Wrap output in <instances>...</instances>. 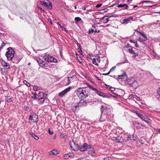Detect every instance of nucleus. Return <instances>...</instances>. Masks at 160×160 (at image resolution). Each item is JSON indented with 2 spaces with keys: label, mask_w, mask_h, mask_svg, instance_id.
Masks as SVG:
<instances>
[{
  "label": "nucleus",
  "mask_w": 160,
  "mask_h": 160,
  "mask_svg": "<svg viewBox=\"0 0 160 160\" xmlns=\"http://www.w3.org/2000/svg\"><path fill=\"white\" fill-rule=\"evenodd\" d=\"M133 17H129L128 18H125L122 20V24H127L129 22H131V21L132 20Z\"/></svg>",
  "instance_id": "nucleus-11"
},
{
  "label": "nucleus",
  "mask_w": 160,
  "mask_h": 160,
  "mask_svg": "<svg viewBox=\"0 0 160 160\" xmlns=\"http://www.w3.org/2000/svg\"><path fill=\"white\" fill-rule=\"evenodd\" d=\"M1 64L3 66L6 68V69H9V65L8 63L2 60Z\"/></svg>",
  "instance_id": "nucleus-15"
},
{
  "label": "nucleus",
  "mask_w": 160,
  "mask_h": 160,
  "mask_svg": "<svg viewBox=\"0 0 160 160\" xmlns=\"http://www.w3.org/2000/svg\"><path fill=\"white\" fill-rule=\"evenodd\" d=\"M33 119V121L36 122H38V116L36 114H34L32 115Z\"/></svg>",
  "instance_id": "nucleus-19"
},
{
  "label": "nucleus",
  "mask_w": 160,
  "mask_h": 160,
  "mask_svg": "<svg viewBox=\"0 0 160 160\" xmlns=\"http://www.w3.org/2000/svg\"><path fill=\"white\" fill-rule=\"evenodd\" d=\"M116 68V67L115 66H114L113 67H112L110 69V70H109V72H112V71H114L115 69Z\"/></svg>",
  "instance_id": "nucleus-42"
},
{
  "label": "nucleus",
  "mask_w": 160,
  "mask_h": 160,
  "mask_svg": "<svg viewBox=\"0 0 160 160\" xmlns=\"http://www.w3.org/2000/svg\"><path fill=\"white\" fill-rule=\"evenodd\" d=\"M152 2L150 1H145L142 2H141V3L150 2Z\"/></svg>",
  "instance_id": "nucleus-50"
},
{
  "label": "nucleus",
  "mask_w": 160,
  "mask_h": 160,
  "mask_svg": "<svg viewBox=\"0 0 160 160\" xmlns=\"http://www.w3.org/2000/svg\"><path fill=\"white\" fill-rule=\"evenodd\" d=\"M70 145L71 148L73 150L76 151L79 150V145L76 144L75 142L73 141H70Z\"/></svg>",
  "instance_id": "nucleus-6"
},
{
  "label": "nucleus",
  "mask_w": 160,
  "mask_h": 160,
  "mask_svg": "<svg viewBox=\"0 0 160 160\" xmlns=\"http://www.w3.org/2000/svg\"><path fill=\"white\" fill-rule=\"evenodd\" d=\"M75 92L78 98L81 101L87 97L88 95V90L87 87L78 88L75 90Z\"/></svg>",
  "instance_id": "nucleus-1"
},
{
  "label": "nucleus",
  "mask_w": 160,
  "mask_h": 160,
  "mask_svg": "<svg viewBox=\"0 0 160 160\" xmlns=\"http://www.w3.org/2000/svg\"><path fill=\"white\" fill-rule=\"evenodd\" d=\"M75 160H85V158H78Z\"/></svg>",
  "instance_id": "nucleus-51"
},
{
  "label": "nucleus",
  "mask_w": 160,
  "mask_h": 160,
  "mask_svg": "<svg viewBox=\"0 0 160 160\" xmlns=\"http://www.w3.org/2000/svg\"><path fill=\"white\" fill-rule=\"evenodd\" d=\"M158 94L159 97H157V98L158 100L160 101V94H159V93Z\"/></svg>",
  "instance_id": "nucleus-60"
},
{
  "label": "nucleus",
  "mask_w": 160,
  "mask_h": 160,
  "mask_svg": "<svg viewBox=\"0 0 160 160\" xmlns=\"http://www.w3.org/2000/svg\"><path fill=\"white\" fill-rule=\"evenodd\" d=\"M102 5V4H98L96 6V7L97 8H99Z\"/></svg>",
  "instance_id": "nucleus-48"
},
{
  "label": "nucleus",
  "mask_w": 160,
  "mask_h": 160,
  "mask_svg": "<svg viewBox=\"0 0 160 160\" xmlns=\"http://www.w3.org/2000/svg\"><path fill=\"white\" fill-rule=\"evenodd\" d=\"M39 97H44V93L42 92H40L38 93Z\"/></svg>",
  "instance_id": "nucleus-33"
},
{
  "label": "nucleus",
  "mask_w": 160,
  "mask_h": 160,
  "mask_svg": "<svg viewBox=\"0 0 160 160\" xmlns=\"http://www.w3.org/2000/svg\"><path fill=\"white\" fill-rule=\"evenodd\" d=\"M48 21L51 24H52V20H51V19H48Z\"/></svg>",
  "instance_id": "nucleus-61"
},
{
  "label": "nucleus",
  "mask_w": 160,
  "mask_h": 160,
  "mask_svg": "<svg viewBox=\"0 0 160 160\" xmlns=\"http://www.w3.org/2000/svg\"><path fill=\"white\" fill-rule=\"evenodd\" d=\"M36 92H35V93L32 92V95H33V96H32V98H34V99H37V96L36 95Z\"/></svg>",
  "instance_id": "nucleus-36"
},
{
  "label": "nucleus",
  "mask_w": 160,
  "mask_h": 160,
  "mask_svg": "<svg viewBox=\"0 0 160 160\" xmlns=\"http://www.w3.org/2000/svg\"><path fill=\"white\" fill-rule=\"evenodd\" d=\"M128 61L126 59H125V61L124 62H121L120 63L122 64L124 63L125 62H128Z\"/></svg>",
  "instance_id": "nucleus-57"
},
{
  "label": "nucleus",
  "mask_w": 160,
  "mask_h": 160,
  "mask_svg": "<svg viewBox=\"0 0 160 160\" xmlns=\"http://www.w3.org/2000/svg\"><path fill=\"white\" fill-rule=\"evenodd\" d=\"M71 87L70 86L68 88H66L64 90L62 91L59 93L58 96L61 97H62L64 96L66 93L69 92L71 89Z\"/></svg>",
  "instance_id": "nucleus-8"
},
{
  "label": "nucleus",
  "mask_w": 160,
  "mask_h": 160,
  "mask_svg": "<svg viewBox=\"0 0 160 160\" xmlns=\"http://www.w3.org/2000/svg\"><path fill=\"white\" fill-rule=\"evenodd\" d=\"M128 138L130 139L133 140H136V138L133 135H130L128 136Z\"/></svg>",
  "instance_id": "nucleus-28"
},
{
  "label": "nucleus",
  "mask_w": 160,
  "mask_h": 160,
  "mask_svg": "<svg viewBox=\"0 0 160 160\" xmlns=\"http://www.w3.org/2000/svg\"><path fill=\"white\" fill-rule=\"evenodd\" d=\"M109 19L108 18H105L103 21V22L105 23L107 22L108 21Z\"/></svg>",
  "instance_id": "nucleus-46"
},
{
  "label": "nucleus",
  "mask_w": 160,
  "mask_h": 160,
  "mask_svg": "<svg viewBox=\"0 0 160 160\" xmlns=\"http://www.w3.org/2000/svg\"><path fill=\"white\" fill-rule=\"evenodd\" d=\"M92 90L94 91L99 96L102 97L104 98L108 97L107 96L105 95L104 93L99 91L98 90L95 88H93Z\"/></svg>",
  "instance_id": "nucleus-9"
},
{
  "label": "nucleus",
  "mask_w": 160,
  "mask_h": 160,
  "mask_svg": "<svg viewBox=\"0 0 160 160\" xmlns=\"http://www.w3.org/2000/svg\"><path fill=\"white\" fill-rule=\"evenodd\" d=\"M140 36H139L138 40L140 42L145 41L147 40V38L143 32H138Z\"/></svg>",
  "instance_id": "nucleus-7"
},
{
  "label": "nucleus",
  "mask_w": 160,
  "mask_h": 160,
  "mask_svg": "<svg viewBox=\"0 0 160 160\" xmlns=\"http://www.w3.org/2000/svg\"><path fill=\"white\" fill-rule=\"evenodd\" d=\"M137 115L138 117H139L142 120V119H143V118H144V116L142 115L139 112L138 113V114H137Z\"/></svg>",
  "instance_id": "nucleus-29"
},
{
  "label": "nucleus",
  "mask_w": 160,
  "mask_h": 160,
  "mask_svg": "<svg viewBox=\"0 0 160 160\" xmlns=\"http://www.w3.org/2000/svg\"><path fill=\"white\" fill-rule=\"evenodd\" d=\"M51 152L52 155H57L58 154V152L54 150H52Z\"/></svg>",
  "instance_id": "nucleus-32"
},
{
  "label": "nucleus",
  "mask_w": 160,
  "mask_h": 160,
  "mask_svg": "<svg viewBox=\"0 0 160 160\" xmlns=\"http://www.w3.org/2000/svg\"><path fill=\"white\" fill-rule=\"evenodd\" d=\"M103 160H112V158L109 157H106L103 158Z\"/></svg>",
  "instance_id": "nucleus-41"
},
{
  "label": "nucleus",
  "mask_w": 160,
  "mask_h": 160,
  "mask_svg": "<svg viewBox=\"0 0 160 160\" xmlns=\"http://www.w3.org/2000/svg\"><path fill=\"white\" fill-rule=\"evenodd\" d=\"M44 57L45 60L47 62H57V60L56 59L47 53L45 54Z\"/></svg>",
  "instance_id": "nucleus-3"
},
{
  "label": "nucleus",
  "mask_w": 160,
  "mask_h": 160,
  "mask_svg": "<svg viewBox=\"0 0 160 160\" xmlns=\"http://www.w3.org/2000/svg\"><path fill=\"white\" fill-rule=\"evenodd\" d=\"M37 62L39 65V66L41 67H43L45 66V63L44 61L41 60L39 58L37 59Z\"/></svg>",
  "instance_id": "nucleus-12"
},
{
  "label": "nucleus",
  "mask_w": 160,
  "mask_h": 160,
  "mask_svg": "<svg viewBox=\"0 0 160 160\" xmlns=\"http://www.w3.org/2000/svg\"><path fill=\"white\" fill-rule=\"evenodd\" d=\"M107 119L106 115L103 114L101 115V118H100V122H103L107 121Z\"/></svg>",
  "instance_id": "nucleus-16"
},
{
  "label": "nucleus",
  "mask_w": 160,
  "mask_h": 160,
  "mask_svg": "<svg viewBox=\"0 0 160 160\" xmlns=\"http://www.w3.org/2000/svg\"><path fill=\"white\" fill-rule=\"evenodd\" d=\"M87 146L88 147L87 149H88L90 150L91 149H93L92 148V146L91 145H88L87 144Z\"/></svg>",
  "instance_id": "nucleus-40"
},
{
  "label": "nucleus",
  "mask_w": 160,
  "mask_h": 160,
  "mask_svg": "<svg viewBox=\"0 0 160 160\" xmlns=\"http://www.w3.org/2000/svg\"><path fill=\"white\" fill-rule=\"evenodd\" d=\"M95 153V151L93 149L88 150V153L89 155H92Z\"/></svg>",
  "instance_id": "nucleus-24"
},
{
  "label": "nucleus",
  "mask_w": 160,
  "mask_h": 160,
  "mask_svg": "<svg viewBox=\"0 0 160 160\" xmlns=\"http://www.w3.org/2000/svg\"><path fill=\"white\" fill-rule=\"evenodd\" d=\"M158 131L159 133H160V129H158Z\"/></svg>",
  "instance_id": "nucleus-64"
},
{
  "label": "nucleus",
  "mask_w": 160,
  "mask_h": 160,
  "mask_svg": "<svg viewBox=\"0 0 160 160\" xmlns=\"http://www.w3.org/2000/svg\"><path fill=\"white\" fill-rule=\"evenodd\" d=\"M128 52L131 54H133L132 57L135 58L136 56H138V54L137 53H135L132 48H129L128 50Z\"/></svg>",
  "instance_id": "nucleus-14"
},
{
  "label": "nucleus",
  "mask_w": 160,
  "mask_h": 160,
  "mask_svg": "<svg viewBox=\"0 0 160 160\" xmlns=\"http://www.w3.org/2000/svg\"><path fill=\"white\" fill-rule=\"evenodd\" d=\"M87 143H84L83 145H81L78 147L79 150L81 152H84L86 150L87 148Z\"/></svg>",
  "instance_id": "nucleus-10"
},
{
  "label": "nucleus",
  "mask_w": 160,
  "mask_h": 160,
  "mask_svg": "<svg viewBox=\"0 0 160 160\" xmlns=\"http://www.w3.org/2000/svg\"><path fill=\"white\" fill-rule=\"evenodd\" d=\"M38 101L39 103H42L44 102V99L43 97H41L38 99Z\"/></svg>",
  "instance_id": "nucleus-26"
},
{
  "label": "nucleus",
  "mask_w": 160,
  "mask_h": 160,
  "mask_svg": "<svg viewBox=\"0 0 160 160\" xmlns=\"http://www.w3.org/2000/svg\"><path fill=\"white\" fill-rule=\"evenodd\" d=\"M33 89L35 91H37L38 89V86L37 85H34L33 86Z\"/></svg>",
  "instance_id": "nucleus-39"
},
{
  "label": "nucleus",
  "mask_w": 160,
  "mask_h": 160,
  "mask_svg": "<svg viewBox=\"0 0 160 160\" xmlns=\"http://www.w3.org/2000/svg\"><path fill=\"white\" fill-rule=\"evenodd\" d=\"M31 135L32 137L34 138L36 140H38L39 138L38 136L34 133H32L31 134Z\"/></svg>",
  "instance_id": "nucleus-30"
},
{
  "label": "nucleus",
  "mask_w": 160,
  "mask_h": 160,
  "mask_svg": "<svg viewBox=\"0 0 160 160\" xmlns=\"http://www.w3.org/2000/svg\"><path fill=\"white\" fill-rule=\"evenodd\" d=\"M8 51L5 53V55L8 60H11L14 56L15 51L11 47H9L7 49Z\"/></svg>",
  "instance_id": "nucleus-2"
},
{
  "label": "nucleus",
  "mask_w": 160,
  "mask_h": 160,
  "mask_svg": "<svg viewBox=\"0 0 160 160\" xmlns=\"http://www.w3.org/2000/svg\"><path fill=\"white\" fill-rule=\"evenodd\" d=\"M29 120L30 121H33V117L32 115H30L29 117Z\"/></svg>",
  "instance_id": "nucleus-44"
},
{
  "label": "nucleus",
  "mask_w": 160,
  "mask_h": 160,
  "mask_svg": "<svg viewBox=\"0 0 160 160\" xmlns=\"http://www.w3.org/2000/svg\"><path fill=\"white\" fill-rule=\"evenodd\" d=\"M40 4L47 8L51 9L52 5L49 3L48 0H40Z\"/></svg>",
  "instance_id": "nucleus-4"
},
{
  "label": "nucleus",
  "mask_w": 160,
  "mask_h": 160,
  "mask_svg": "<svg viewBox=\"0 0 160 160\" xmlns=\"http://www.w3.org/2000/svg\"><path fill=\"white\" fill-rule=\"evenodd\" d=\"M75 76H73L72 77H68V84H69L70 83V81L72 80V78H75Z\"/></svg>",
  "instance_id": "nucleus-31"
},
{
  "label": "nucleus",
  "mask_w": 160,
  "mask_h": 160,
  "mask_svg": "<svg viewBox=\"0 0 160 160\" xmlns=\"http://www.w3.org/2000/svg\"><path fill=\"white\" fill-rule=\"evenodd\" d=\"M6 44L3 42L1 44L0 47V49H2L5 46Z\"/></svg>",
  "instance_id": "nucleus-37"
},
{
  "label": "nucleus",
  "mask_w": 160,
  "mask_h": 160,
  "mask_svg": "<svg viewBox=\"0 0 160 160\" xmlns=\"http://www.w3.org/2000/svg\"><path fill=\"white\" fill-rule=\"evenodd\" d=\"M73 156V154L72 153H68L65 154L64 155V159H67L69 158L70 157H72Z\"/></svg>",
  "instance_id": "nucleus-17"
},
{
  "label": "nucleus",
  "mask_w": 160,
  "mask_h": 160,
  "mask_svg": "<svg viewBox=\"0 0 160 160\" xmlns=\"http://www.w3.org/2000/svg\"><path fill=\"white\" fill-rule=\"evenodd\" d=\"M134 43L135 44V46L136 47H137V48H138L139 47V46L138 45V43H137V41H135V42H134Z\"/></svg>",
  "instance_id": "nucleus-43"
},
{
  "label": "nucleus",
  "mask_w": 160,
  "mask_h": 160,
  "mask_svg": "<svg viewBox=\"0 0 160 160\" xmlns=\"http://www.w3.org/2000/svg\"><path fill=\"white\" fill-rule=\"evenodd\" d=\"M23 83L28 87L30 86V83L26 80H24L23 81Z\"/></svg>",
  "instance_id": "nucleus-35"
},
{
  "label": "nucleus",
  "mask_w": 160,
  "mask_h": 160,
  "mask_svg": "<svg viewBox=\"0 0 160 160\" xmlns=\"http://www.w3.org/2000/svg\"><path fill=\"white\" fill-rule=\"evenodd\" d=\"M79 107L78 105L73 106L72 107V108L73 111L75 112L76 110H78V108Z\"/></svg>",
  "instance_id": "nucleus-25"
},
{
  "label": "nucleus",
  "mask_w": 160,
  "mask_h": 160,
  "mask_svg": "<svg viewBox=\"0 0 160 160\" xmlns=\"http://www.w3.org/2000/svg\"><path fill=\"white\" fill-rule=\"evenodd\" d=\"M129 41H130V42L131 43L133 42V43H134V41H133V40H130Z\"/></svg>",
  "instance_id": "nucleus-63"
},
{
  "label": "nucleus",
  "mask_w": 160,
  "mask_h": 160,
  "mask_svg": "<svg viewBox=\"0 0 160 160\" xmlns=\"http://www.w3.org/2000/svg\"><path fill=\"white\" fill-rule=\"evenodd\" d=\"M136 100L140 101L141 100V99L139 97H138V96H136Z\"/></svg>",
  "instance_id": "nucleus-53"
},
{
  "label": "nucleus",
  "mask_w": 160,
  "mask_h": 160,
  "mask_svg": "<svg viewBox=\"0 0 160 160\" xmlns=\"http://www.w3.org/2000/svg\"><path fill=\"white\" fill-rule=\"evenodd\" d=\"M48 132H49V133L50 134H53V132L52 131H50V129H48Z\"/></svg>",
  "instance_id": "nucleus-56"
},
{
  "label": "nucleus",
  "mask_w": 160,
  "mask_h": 160,
  "mask_svg": "<svg viewBox=\"0 0 160 160\" xmlns=\"http://www.w3.org/2000/svg\"><path fill=\"white\" fill-rule=\"evenodd\" d=\"M142 120L148 123H151L152 122L151 120L149 118L146 117H144Z\"/></svg>",
  "instance_id": "nucleus-18"
},
{
  "label": "nucleus",
  "mask_w": 160,
  "mask_h": 160,
  "mask_svg": "<svg viewBox=\"0 0 160 160\" xmlns=\"http://www.w3.org/2000/svg\"><path fill=\"white\" fill-rule=\"evenodd\" d=\"M57 24L61 28L62 30H63V28H64L63 26H62L60 24H59L58 22H57Z\"/></svg>",
  "instance_id": "nucleus-45"
},
{
  "label": "nucleus",
  "mask_w": 160,
  "mask_h": 160,
  "mask_svg": "<svg viewBox=\"0 0 160 160\" xmlns=\"http://www.w3.org/2000/svg\"><path fill=\"white\" fill-rule=\"evenodd\" d=\"M100 59L99 58H93L92 59L93 64L95 65L96 66H98V64L97 62H100Z\"/></svg>",
  "instance_id": "nucleus-13"
},
{
  "label": "nucleus",
  "mask_w": 160,
  "mask_h": 160,
  "mask_svg": "<svg viewBox=\"0 0 160 160\" xmlns=\"http://www.w3.org/2000/svg\"><path fill=\"white\" fill-rule=\"evenodd\" d=\"M110 89L112 91H114L115 90V88L112 87Z\"/></svg>",
  "instance_id": "nucleus-54"
},
{
  "label": "nucleus",
  "mask_w": 160,
  "mask_h": 160,
  "mask_svg": "<svg viewBox=\"0 0 160 160\" xmlns=\"http://www.w3.org/2000/svg\"><path fill=\"white\" fill-rule=\"evenodd\" d=\"M107 116V121L109 120L110 119V118L109 117V116L108 115H106Z\"/></svg>",
  "instance_id": "nucleus-55"
},
{
  "label": "nucleus",
  "mask_w": 160,
  "mask_h": 160,
  "mask_svg": "<svg viewBox=\"0 0 160 160\" xmlns=\"http://www.w3.org/2000/svg\"><path fill=\"white\" fill-rule=\"evenodd\" d=\"M142 125L141 124L138 123L136 125V127L137 128H141Z\"/></svg>",
  "instance_id": "nucleus-38"
},
{
  "label": "nucleus",
  "mask_w": 160,
  "mask_h": 160,
  "mask_svg": "<svg viewBox=\"0 0 160 160\" xmlns=\"http://www.w3.org/2000/svg\"><path fill=\"white\" fill-rule=\"evenodd\" d=\"M6 100L8 102H11L12 101V99L9 96H6L5 97Z\"/></svg>",
  "instance_id": "nucleus-27"
},
{
  "label": "nucleus",
  "mask_w": 160,
  "mask_h": 160,
  "mask_svg": "<svg viewBox=\"0 0 160 160\" xmlns=\"http://www.w3.org/2000/svg\"><path fill=\"white\" fill-rule=\"evenodd\" d=\"M64 29V30L66 32H67L68 31L67 30L66 28H65L64 27L63 28V29Z\"/></svg>",
  "instance_id": "nucleus-62"
},
{
  "label": "nucleus",
  "mask_w": 160,
  "mask_h": 160,
  "mask_svg": "<svg viewBox=\"0 0 160 160\" xmlns=\"http://www.w3.org/2000/svg\"><path fill=\"white\" fill-rule=\"evenodd\" d=\"M113 140L117 142H121L122 141V138L119 137L117 138L114 137Z\"/></svg>",
  "instance_id": "nucleus-21"
},
{
  "label": "nucleus",
  "mask_w": 160,
  "mask_h": 160,
  "mask_svg": "<svg viewBox=\"0 0 160 160\" xmlns=\"http://www.w3.org/2000/svg\"><path fill=\"white\" fill-rule=\"evenodd\" d=\"M106 86L109 89H110L111 88V86H110L109 85H108L107 84H105Z\"/></svg>",
  "instance_id": "nucleus-52"
},
{
  "label": "nucleus",
  "mask_w": 160,
  "mask_h": 160,
  "mask_svg": "<svg viewBox=\"0 0 160 160\" xmlns=\"http://www.w3.org/2000/svg\"><path fill=\"white\" fill-rule=\"evenodd\" d=\"M129 99H132L135 101H136V96L134 95H130L129 97Z\"/></svg>",
  "instance_id": "nucleus-23"
},
{
  "label": "nucleus",
  "mask_w": 160,
  "mask_h": 160,
  "mask_svg": "<svg viewBox=\"0 0 160 160\" xmlns=\"http://www.w3.org/2000/svg\"><path fill=\"white\" fill-rule=\"evenodd\" d=\"M94 32V31L93 30V29H91V30H90V29H89L88 33L91 34V33H92L93 32Z\"/></svg>",
  "instance_id": "nucleus-47"
},
{
  "label": "nucleus",
  "mask_w": 160,
  "mask_h": 160,
  "mask_svg": "<svg viewBox=\"0 0 160 160\" xmlns=\"http://www.w3.org/2000/svg\"><path fill=\"white\" fill-rule=\"evenodd\" d=\"M132 112L133 113H135L136 115H137V114H138V113L139 112L137 111L134 110H133L132 111Z\"/></svg>",
  "instance_id": "nucleus-49"
},
{
  "label": "nucleus",
  "mask_w": 160,
  "mask_h": 160,
  "mask_svg": "<svg viewBox=\"0 0 160 160\" xmlns=\"http://www.w3.org/2000/svg\"><path fill=\"white\" fill-rule=\"evenodd\" d=\"M128 83L131 85L134 88H136L138 86L137 81L133 79H129L128 81Z\"/></svg>",
  "instance_id": "nucleus-5"
},
{
  "label": "nucleus",
  "mask_w": 160,
  "mask_h": 160,
  "mask_svg": "<svg viewBox=\"0 0 160 160\" xmlns=\"http://www.w3.org/2000/svg\"><path fill=\"white\" fill-rule=\"evenodd\" d=\"M128 6L126 4H120L118 5V8H123L124 9H128Z\"/></svg>",
  "instance_id": "nucleus-20"
},
{
  "label": "nucleus",
  "mask_w": 160,
  "mask_h": 160,
  "mask_svg": "<svg viewBox=\"0 0 160 160\" xmlns=\"http://www.w3.org/2000/svg\"><path fill=\"white\" fill-rule=\"evenodd\" d=\"M110 73V72H108V73H103V74H102V75H105V76H107V75H109V74Z\"/></svg>",
  "instance_id": "nucleus-58"
},
{
  "label": "nucleus",
  "mask_w": 160,
  "mask_h": 160,
  "mask_svg": "<svg viewBox=\"0 0 160 160\" xmlns=\"http://www.w3.org/2000/svg\"><path fill=\"white\" fill-rule=\"evenodd\" d=\"M125 77H126V78H127V76L126 75L125 72H124L122 75H119L118 78V79H120L123 78H125Z\"/></svg>",
  "instance_id": "nucleus-22"
},
{
  "label": "nucleus",
  "mask_w": 160,
  "mask_h": 160,
  "mask_svg": "<svg viewBox=\"0 0 160 160\" xmlns=\"http://www.w3.org/2000/svg\"><path fill=\"white\" fill-rule=\"evenodd\" d=\"M88 87L90 88H91L92 89V88H94L93 87H92V86L88 84Z\"/></svg>",
  "instance_id": "nucleus-59"
},
{
  "label": "nucleus",
  "mask_w": 160,
  "mask_h": 160,
  "mask_svg": "<svg viewBox=\"0 0 160 160\" xmlns=\"http://www.w3.org/2000/svg\"><path fill=\"white\" fill-rule=\"evenodd\" d=\"M81 20V19L79 17H76L75 18V21L76 22H78L79 21H80Z\"/></svg>",
  "instance_id": "nucleus-34"
}]
</instances>
